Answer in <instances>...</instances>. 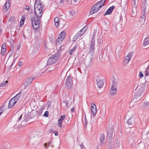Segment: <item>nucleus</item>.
Here are the masks:
<instances>
[{
  "label": "nucleus",
  "mask_w": 149,
  "mask_h": 149,
  "mask_svg": "<svg viewBox=\"0 0 149 149\" xmlns=\"http://www.w3.org/2000/svg\"><path fill=\"white\" fill-rule=\"evenodd\" d=\"M60 54V53H56L51 56L48 59L47 65H51L56 63L59 59Z\"/></svg>",
  "instance_id": "1"
},
{
  "label": "nucleus",
  "mask_w": 149,
  "mask_h": 149,
  "mask_svg": "<svg viewBox=\"0 0 149 149\" xmlns=\"http://www.w3.org/2000/svg\"><path fill=\"white\" fill-rule=\"evenodd\" d=\"M32 25L35 30H37L40 28L41 25V19L37 18L35 16L32 17L31 19Z\"/></svg>",
  "instance_id": "2"
},
{
  "label": "nucleus",
  "mask_w": 149,
  "mask_h": 149,
  "mask_svg": "<svg viewBox=\"0 0 149 149\" xmlns=\"http://www.w3.org/2000/svg\"><path fill=\"white\" fill-rule=\"evenodd\" d=\"M73 81L70 76H68L65 82V86L68 89L71 88L72 87Z\"/></svg>",
  "instance_id": "3"
},
{
  "label": "nucleus",
  "mask_w": 149,
  "mask_h": 149,
  "mask_svg": "<svg viewBox=\"0 0 149 149\" xmlns=\"http://www.w3.org/2000/svg\"><path fill=\"white\" fill-rule=\"evenodd\" d=\"M34 10H43V5L40 0H36L34 5Z\"/></svg>",
  "instance_id": "4"
},
{
  "label": "nucleus",
  "mask_w": 149,
  "mask_h": 149,
  "mask_svg": "<svg viewBox=\"0 0 149 149\" xmlns=\"http://www.w3.org/2000/svg\"><path fill=\"white\" fill-rule=\"evenodd\" d=\"M139 89L137 91H136L134 94V98H137V97L141 96L144 91V88L141 86H139Z\"/></svg>",
  "instance_id": "5"
},
{
  "label": "nucleus",
  "mask_w": 149,
  "mask_h": 149,
  "mask_svg": "<svg viewBox=\"0 0 149 149\" xmlns=\"http://www.w3.org/2000/svg\"><path fill=\"white\" fill-rule=\"evenodd\" d=\"M96 84L98 88H100L104 84L103 80L100 77H97L96 79Z\"/></svg>",
  "instance_id": "6"
},
{
  "label": "nucleus",
  "mask_w": 149,
  "mask_h": 149,
  "mask_svg": "<svg viewBox=\"0 0 149 149\" xmlns=\"http://www.w3.org/2000/svg\"><path fill=\"white\" fill-rule=\"evenodd\" d=\"M116 85V81L112 82L111 88L110 91V94L111 95L115 94L116 92L117 88L115 86Z\"/></svg>",
  "instance_id": "7"
},
{
  "label": "nucleus",
  "mask_w": 149,
  "mask_h": 149,
  "mask_svg": "<svg viewBox=\"0 0 149 149\" xmlns=\"http://www.w3.org/2000/svg\"><path fill=\"white\" fill-rule=\"evenodd\" d=\"M43 10H34L35 15L36 17L41 19L42 15L43 14Z\"/></svg>",
  "instance_id": "8"
},
{
  "label": "nucleus",
  "mask_w": 149,
  "mask_h": 149,
  "mask_svg": "<svg viewBox=\"0 0 149 149\" xmlns=\"http://www.w3.org/2000/svg\"><path fill=\"white\" fill-rule=\"evenodd\" d=\"M91 112L93 116H94L97 112V109L96 106L94 103L91 104Z\"/></svg>",
  "instance_id": "9"
},
{
  "label": "nucleus",
  "mask_w": 149,
  "mask_h": 149,
  "mask_svg": "<svg viewBox=\"0 0 149 149\" xmlns=\"http://www.w3.org/2000/svg\"><path fill=\"white\" fill-rule=\"evenodd\" d=\"M34 77H30L26 79L25 82L24 83V85L26 86H27L30 84L33 80Z\"/></svg>",
  "instance_id": "10"
},
{
  "label": "nucleus",
  "mask_w": 149,
  "mask_h": 149,
  "mask_svg": "<svg viewBox=\"0 0 149 149\" xmlns=\"http://www.w3.org/2000/svg\"><path fill=\"white\" fill-rule=\"evenodd\" d=\"M95 44V42H91L89 48V52L90 53L91 52L92 53H93L94 52Z\"/></svg>",
  "instance_id": "11"
},
{
  "label": "nucleus",
  "mask_w": 149,
  "mask_h": 149,
  "mask_svg": "<svg viewBox=\"0 0 149 149\" xmlns=\"http://www.w3.org/2000/svg\"><path fill=\"white\" fill-rule=\"evenodd\" d=\"M16 101H15L13 98L11 99L9 102L8 104V107L9 108H10L13 107L17 102H16Z\"/></svg>",
  "instance_id": "12"
},
{
  "label": "nucleus",
  "mask_w": 149,
  "mask_h": 149,
  "mask_svg": "<svg viewBox=\"0 0 149 149\" xmlns=\"http://www.w3.org/2000/svg\"><path fill=\"white\" fill-rule=\"evenodd\" d=\"M113 129L112 128L108 129L107 131V138H109V139L111 138L113 136Z\"/></svg>",
  "instance_id": "13"
},
{
  "label": "nucleus",
  "mask_w": 149,
  "mask_h": 149,
  "mask_svg": "<svg viewBox=\"0 0 149 149\" xmlns=\"http://www.w3.org/2000/svg\"><path fill=\"white\" fill-rule=\"evenodd\" d=\"M135 122L134 118L132 117L128 119L127 122V123L130 127H131L132 124H134Z\"/></svg>",
  "instance_id": "14"
},
{
  "label": "nucleus",
  "mask_w": 149,
  "mask_h": 149,
  "mask_svg": "<svg viewBox=\"0 0 149 149\" xmlns=\"http://www.w3.org/2000/svg\"><path fill=\"white\" fill-rule=\"evenodd\" d=\"M115 6H112L110 7L105 12L104 14V15L111 14Z\"/></svg>",
  "instance_id": "15"
},
{
  "label": "nucleus",
  "mask_w": 149,
  "mask_h": 149,
  "mask_svg": "<svg viewBox=\"0 0 149 149\" xmlns=\"http://www.w3.org/2000/svg\"><path fill=\"white\" fill-rule=\"evenodd\" d=\"M10 3L9 0H8L5 3L3 7L4 9L6 10H7L10 6Z\"/></svg>",
  "instance_id": "16"
},
{
  "label": "nucleus",
  "mask_w": 149,
  "mask_h": 149,
  "mask_svg": "<svg viewBox=\"0 0 149 149\" xmlns=\"http://www.w3.org/2000/svg\"><path fill=\"white\" fill-rule=\"evenodd\" d=\"M10 3L9 0H8L5 3L3 7L4 9L6 10H7L10 6Z\"/></svg>",
  "instance_id": "17"
},
{
  "label": "nucleus",
  "mask_w": 149,
  "mask_h": 149,
  "mask_svg": "<svg viewBox=\"0 0 149 149\" xmlns=\"http://www.w3.org/2000/svg\"><path fill=\"white\" fill-rule=\"evenodd\" d=\"M95 6H93L89 12V13L90 15H92L96 13L99 10L98 9H96V8H95Z\"/></svg>",
  "instance_id": "18"
},
{
  "label": "nucleus",
  "mask_w": 149,
  "mask_h": 149,
  "mask_svg": "<svg viewBox=\"0 0 149 149\" xmlns=\"http://www.w3.org/2000/svg\"><path fill=\"white\" fill-rule=\"evenodd\" d=\"M59 37L61 38V40H63L65 38V32L64 31H63L61 32L59 35Z\"/></svg>",
  "instance_id": "19"
},
{
  "label": "nucleus",
  "mask_w": 149,
  "mask_h": 149,
  "mask_svg": "<svg viewBox=\"0 0 149 149\" xmlns=\"http://www.w3.org/2000/svg\"><path fill=\"white\" fill-rule=\"evenodd\" d=\"M54 20L56 26L58 27L59 24V19L58 17H56L54 19Z\"/></svg>",
  "instance_id": "20"
},
{
  "label": "nucleus",
  "mask_w": 149,
  "mask_h": 149,
  "mask_svg": "<svg viewBox=\"0 0 149 149\" xmlns=\"http://www.w3.org/2000/svg\"><path fill=\"white\" fill-rule=\"evenodd\" d=\"M21 92H20L18 94H17L15 96L13 97V99L14 100L16 101V100H17L16 102H17L19 100V98L21 96Z\"/></svg>",
  "instance_id": "21"
},
{
  "label": "nucleus",
  "mask_w": 149,
  "mask_h": 149,
  "mask_svg": "<svg viewBox=\"0 0 149 149\" xmlns=\"http://www.w3.org/2000/svg\"><path fill=\"white\" fill-rule=\"evenodd\" d=\"M149 44V36H148L144 40L143 45L146 46Z\"/></svg>",
  "instance_id": "22"
},
{
  "label": "nucleus",
  "mask_w": 149,
  "mask_h": 149,
  "mask_svg": "<svg viewBox=\"0 0 149 149\" xmlns=\"http://www.w3.org/2000/svg\"><path fill=\"white\" fill-rule=\"evenodd\" d=\"M131 58V56L129 55L127 56L124 58V62L125 63H128L130 59Z\"/></svg>",
  "instance_id": "23"
},
{
  "label": "nucleus",
  "mask_w": 149,
  "mask_h": 149,
  "mask_svg": "<svg viewBox=\"0 0 149 149\" xmlns=\"http://www.w3.org/2000/svg\"><path fill=\"white\" fill-rule=\"evenodd\" d=\"M78 47V45H76L73 49H71L69 52V54L71 55L76 50V49Z\"/></svg>",
  "instance_id": "24"
},
{
  "label": "nucleus",
  "mask_w": 149,
  "mask_h": 149,
  "mask_svg": "<svg viewBox=\"0 0 149 149\" xmlns=\"http://www.w3.org/2000/svg\"><path fill=\"white\" fill-rule=\"evenodd\" d=\"M100 142L102 143H104V141L105 140V135L104 134H102L101 135L100 137Z\"/></svg>",
  "instance_id": "25"
},
{
  "label": "nucleus",
  "mask_w": 149,
  "mask_h": 149,
  "mask_svg": "<svg viewBox=\"0 0 149 149\" xmlns=\"http://www.w3.org/2000/svg\"><path fill=\"white\" fill-rule=\"evenodd\" d=\"M25 19V17L24 16H22L20 22V26H23V25Z\"/></svg>",
  "instance_id": "26"
},
{
  "label": "nucleus",
  "mask_w": 149,
  "mask_h": 149,
  "mask_svg": "<svg viewBox=\"0 0 149 149\" xmlns=\"http://www.w3.org/2000/svg\"><path fill=\"white\" fill-rule=\"evenodd\" d=\"M70 17L71 18H72L73 16H75L76 15L75 12L73 10H70Z\"/></svg>",
  "instance_id": "27"
},
{
  "label": "nucleus",
  "mask_w": 149,
  "mask_h": 149,
  "mask_svg": "<svg viewBox=\"0 0 149 149\" xmlns=\"http://www.w3.org/2000/svg\"><path fill=\"white\" fill-rule=\"evenodd\" d=\"M43 111V108L41 107V108L38 111H36V112H37L38 115L40 116L42 113V112Z\"/></svg>",
  "instance_id": "28"
},
{
  "label": "nucleus",
  "mask_w": 149,
  "mask_h": 149,
  "mask_svg": "<svg viewBox=\"0 0 149 149\" xmlns=\"http://www.w3.org/2000/svg\"><path fill=\"white\" fill-rule=\"evenodd\" d=\"M106 1V0H102L97 3V4L98 5V4H99L102 7V6H104V4Z\"/></svg>",
  "instance_id": "29"
},
{
  "label": "nucleus",
  "mask_w": 149,
  "mask_h": 149,
  "mask_svg": "<svg viewBox=\"0 0 149 149\" xmlns=\"http://www.w3.org/2000/svg\"><path fill=\"white\" fill-rule=\"evenodd\" d=\"M82 35L81 34L79 33V32L78 33L75 35L74 36V39H75L76 40V39L78 38L79 37H80Z\"/></svg>",
  "instance_id": "30"
},
{
  "label": "nucleus",
  "mask_w": 149,
  "mask_h": 149,
  "mask_svg": "<svg viewBox=\"0 0 149 149\" xmlns=\"http://www.w3.org/2000/svg\"><path fill=\"white\" fill-rule=\"evenodd\" d=\"M149 6H146L145 5H143L142 10H143V12L142 13L143 14H145L147 8Z\"/></svg>",
  "instance_id": "31"
},
{
  "label": "nucleus",
  "mask_w": 149,
  "mask_h": 149,
  "mask_svg": "<svg viewBox=\"0 0 149 149\" xmlns=\"http://www.w3.org/2000/svg\"><path fill=\"white\" fill-rule=\"evenodd\" d=\"M96 36V34L95 33H93L92 37L91 42H95V39Z\"/></svg>",
  "instance_id": "32"
},
{
  "label": "nucleus",
  "mask_w": 149,
  "mask_h": 149,
  "mask_svg": "<svg viewBox=\"0 0 149 149\" xmlns=\"http://www.w3.org/2000/svg\"><path fill=\"white\" fill-rule=\"evenodd\" d=\"M136 1H138V0H133V2H132V4L133 6V7L134 8H135L136 7Z\"/></svg>",
  "instance_id": "33"
},
{
  "label": "nucleus",
  "mask_w": 149,
  "mask_h": 149,
  "mask_svg": "<svg viewBox=\"0 0 149 149\" xmlns=\"http://www.w3.org/2000/svg\"><path fill=\"white\" fill-rule=\"evenodd\" d=\"M94 6H95V8H96V9H98V10H99L101 7H102L99 4H98V5L97 3H96Z\"/></svg>",
  "instance_id": "34"
},
{
  "label": "nucleus",
  "mask_w": 149,
  "mask_h": 149,
  "mask_svg": "<svg viewBox=\"0 0 149 149\" xmlns=\"http://www.w3.org/2000/svg\"><path fill=\"white\" fill-rule=\"evenodd\" d=\"M10 25L11 26H15V18L13 19V20L10 23Z\"/></svg>",
  "instance_id": "35"
},
{
  "label": "nucleus",
  "mask_w": 149,
  "mask_h": 149,
  "mask_svg": "<svg viewBox=\"0 0 149 149\" xmlns=\"http://www.w3.org/2000/svg\"><path fill=\"white\" fill-rule=\"evenodd\" d=\"M65 117L66 116L65 115H62L61 116L60 119L59 120H61V121H63L65 119Z\"/></svg>",
  "instance_id": "36"
},
{
  "label": "nucleus",
  "mask_w": 149,
  "mask_h": 149,
  "mask_svg": "<svg viewBox=\"0 0 149 149\" xmlns=\"http://www.w3.org/2000/svg\"><path fill=\"white\" fill-rule=\"evenodd\" d=\"M62 121L61 120H59L58 121V126L60 127H62Z\"/></svg>",
  "instance_id": "37"
},
{
  "label": "nucleus",
  "mask_w": 149,
  "mask_h": 149,
  "mask_svg": "<svg viewBox=\"0 0 149 149\" xmlns=\"http://www.w3.org/2000/svg\"><path fill=\"white\" fill-rule=\"evenodd\" d=\"M69 122L68 118H66L65 119L63 122L65 124L68 123Z\"/></svg>",
  "instance_id": "38"
},
{
  "label": "nucleus",
  "mask_w": 149,
  "mask_h": 149,
  "mask_svg": "<svg viewBox=\"0 0 149 149\" xmlns=\"http://www.w3.org/2000/svg\"><path fill=\"white\" fill-rule=\"evenodd\" d=\"M146 5V6H149V4L147 3V0H144L142 5Z\"/></svg>",
  "instance_id": "39"
},
{
  "label": "nucleus",
  "mask_w": 149,
  "mask_h": 149,
  "mask_svg": "<svg viewBox=\"0 0 149 149\" xmlns=\"http://www.w3.org/2000/svg\"><path fill=\"white\" fill-rule=\"evenodd\" d=\"M6 49H1V53L2 55H5V54L6 53Z\"/></svg>",
  "instance_id": "40"
},
{
  "label": "nucleus",
  "mask_w": 149,
  "mask_h": 149,
  "mask_svg": "<svg viewBox=\"0 0 149 149\" xmlns=\"http://www.w3.org/2000/svg\"><path fill=\"white\" fill-rule=\"evenodd\" d=\"M63 40H61V38L60 37H58L57 39V42L58 43H61Z\"/></svg>",
  "instance_id": "41"
},
{
  "label": "nucleus",
  "mask_w": 149,
  "mask_h": 149,
  "mask_svg": "<svg viewBox=\"0 0 149 149\" xmlns=\"http://www.w3.org/2000/svg\"><path fill=\"white\" fill-rule=\"evenodd\" d=\"M1 49H6V44H3L2 45L1 47Z\"/></svg>",
  "instance_id": "42"
},
{
  "label": "nucleus",
  "mask_w": 149,
  "mask_h": 149,
  "mask_svg": "<svg viewBox=\"0 0 149 149\" xmlns=\"http://www.w3.org/2000/svg\"><path fill=\"white\" fill-rule=\"evenodd\" d=\"M48 114H49L48 111H46L45 112V113L44 114V115H43V116H45L46 117H47L48 116Z\"/></svg>",
  "instance_id": "43"
},
{
  "label": "nucleus",
  "mask_w": 149,
  "mask_h": 149,
  "mask_svg": "<svg viewBox=\"0 0 149 149\" xmlns=\"http://www.w3.org/2000/svg\"><path fill=\"white\" fill-rule=\"evenodd\" d=\"M87 27L85 26L82 29H81L80 30H81V31H82L84 32V33H85V32L87 29Z\"/></svg>",
  "instance_id": "44"
},
{
  "label": "nucleus",
  "mask_w": 149,
  "mask_h": 149,
  "mask_svg": "<svg viewBox=\"0 0 149 149\" xmlns=\"http://www.w3.org/2000/svg\"><path fill=\"white\" fill-rule=\"evenodd\" d=\"M14 18V17H11L10 18H9L8 19V22L9 23L11 22L13 20V19Z\"/></svg>",
  "instance_id": "45"
},
{
  "label": "nucleus",
  "mask_w": 149,
  "mask_h": 149,
  "mask_svg": "<svg viewBox=\"0 0 149 149\" xmlns=\"http://www.w3.org/2000/svg\"><path fill=\"white\" fill-rule=\"evenodd\" d=\"M3 111V109L2 107H1L0 108V116L2 113Z\"/></svg>",
  "instance_id": "46"
},
{
  "label": "nucleus",
  "mask_w": 149,
  "mask_h": 149,
  "mask_svg": "<svg viewBox=\"0 0 149 149\" xmlns=\"http://www.w3.org/2000/svg\"><path fill=\"white\" fill-rule=\"evenodd\" d=\"M6 85L5 84L4 82L1 83L0 84V87H3L5 86Z\"/></svg>",
  "instance_id": "47"
},
{
  "label": "nucleus",
  "mask_w": 149,
  "mask_h": 149,
  "mask_svg": "<svg viewBox=\"0 0 149 149\" xmlns=\"http://www.w3.org/2000/svg\"><path fill=\"white\" fill-rule=\"evenodd\" d=\"M22 65V61L20 60L18 63V65L20 67Z\"/></svg>",
  "instance_id": "48"
},
{
  "label": "nucleus",
  "mask_w": 149,
  "mask_h": 149,
  "mask_svg": "<svg viewBox=\"0 0 149 149\" xmlns=\"http://www.w3.org/2000/svg\"><path fill=\"white\" fill-rule=\"evenodd\" d=\"M148 70L147 69L145 71V75L146 76H148L149 75L148 72Z\"/></svg>",
  "instance_id": "49"
},
{
  "label": "nucleus",
  "mask_w": 149,
  "mask_h": 149,
  "mask_svg": "<svg viewBox=\"0 0 149 149\" xmlns=\"http://www.w3.org/2000/svg\"><path fill=\"white\" fill-rule=\"evenodd\" d=\"M65 1V0H60L59 2V4H63Z\"/></svg>",
  "instance_id": "50"
},
{
  "label": "nucleus",
  "mask_w": 149,
  "mask_h": 149,
  "mask_svg": "<svg viewBox=\"0 0 149 149\" xmlns=\"http://www.w3.org/2000/svg\"><path fill=\"white\" fill-rule=\"evenodd\" d=\"M139 76L141 78L143 76V74L141 72H139Z\"/></svg>",
  "instance_id": "51"
},
{
  "label": "nucleus",
  "mask_w": 149,
  "mask_h": 149,
  "mask_svg": "<svg viewBox=\"0 0 149 149\" xmlns=\"http://www.w3.org/2000/svg\"><path fill=\"white\" fill-rule=\"evenodd\" d=\"M53 132H54L55 134V136H58V132L57 131H53Z\"/></svg>",
  "instance_id": "52"
},
{
  "label": "nucleus",
  "mask_w": 149,
  "mask_h": 149,
  "mask_svg": "<svg viewBox=\"0 0 149 149\" xmlns=\"http://www.w3.org/2000/svg\"><path fill=\"white\" fill-rule=\"evenodd\" d=\"M68 3L70 4L72 2V0H66Z\"/></svg>",
  "instance_id": "53"
},
{
  "label": "nucleus",
  "mask_w": 149,
  "mask_h": 149,
  "mask_svg": "<svg viewBox=\"0 0 149 149\" xmlns=\"http://www.w3.org/2000/svg\"><path fill=\"white\" fill-rule=\"evenodd\" d=\"M85 121H84V124H86V125H87V122L86 121V116H85Z\"/></svg>",
  "instance_id": "54"
},
{
  "label": "nucleus",
  "mask_w": 149,
  "mask_h": 149,
  "mask_svg": "<svg viewBox=\"0 0 149 149\" xmlns=\"http://www.w3.org/2000/svg\"><path fill=\"white\" fill-rule=\"evenodd\" d=\"M138 86V85L137 86H136V85H135L134 86V89L135 90H136V89L137 87Z\"/></svg>",
  "instance_id": "55"
},
{
  "label": "nucleus",
  "mask_w": 149,
  "mask_h": 149,
  "mask_svg": "<svg viewBox=\"0 0 149 149\" xmlns=\"http://www.w3.org/2000/svg\"><path fill=\"white\" fill-rule=\"evenodd\" d=\"M16 48H17V50H18L20 48V45H19L17 46L16 47Z\"/></svg>",
  "instance_id": "56"
},
{
  "label": "nucleus",
  "mask_w": 149,
  "mask_h": 149,
  "mask_svg": "<svg viewBox=\"0 0 149 149\" xmlns=\"http://www.w3.org/2000/svg\"><path fill=\"white\" fill-rule=\"evenodd\" d=\"M143 14V15H142L141 16V18L143 19H144L145 20V16L144 15L145 14Z\"/></svg>",
  "instance_id": "57"
},
{
  "label": "nucleus",
  "mask_w": 149,
  "mask_h": 149,
  "mask_svg": "<svg viewBox=\"0 0 149 149\" xmlns=\"http://www.w3.org/2000/svg\"><path fill=\"white\" fill-rule=\"evenodd\" d=\"M74 107H72L71 109V112H74Z\"/></svg>",
  "instance_id": "58"
},
{
  "label": "nucleus",
  "mask_w": 149,
  "mask_h": 149,
  "mask_svg": "<svg viewBox=\"0 0 149 149\" xmlns=\"http://www.w3.org/2000/svg\"><path fill=\"white\" fill-rule=\"evenodd\" d=\"M79 32V33H80L82 35L84 33V32L81 31V30H80Z\"/></svg>",
  "instance_id": "59"
},
{
  "label": "nucleus",
  "mask_w": 149,
  "mask_h": 149,
  "mask_svg": "<svg viewBox=\"0 0 149 149\" xmlns=\"http://www.w3.org/2000/svg\"><path fill=\"white\" fill-rule=\"evenodd\" d=\"M26 9L27 10H29V6H26Z\"/></svg>",
  "instance_id": "60"
},
{
  "label": "nucleus",
  "mask_w": 149,
  "mask_h": 149,
  "mask_svg": "<svg viewBox=\"0 0 149 149\" xmlns=\"http://www.w3.org/2000/svg\"><path fill=\"white\" fill-rule=\"evenodd\" d=\"M68 104H69V103L68 102H65V104H66V108L68 107Z\"/></svg>",
  "instance_id": "61"
},
{
  "label": "nucleus",
  "mask_w": 149,
  "mask_h": 149,
  "mask_svg": "<svg viewBox=\"0 0 149 149\" xmlns=\"http://www.w3.org/2000/svg\"><path fill=\"white\" fill-rule=\"evenodd\" d=\"M53 131H54L52 129H50L49 130V132L50 133H51L52 132H53Z\"/></svg>",
  "instance_id": "62"
},
{
  "label": "nucleus",
  "mask_w": 149,
  "mask_h": 149,
  "mask_svg": "<svg viewBox=\"0 0 149 149\" xmlns=\"http://www.w3.org/2000/svg\"><path fill=\"white\" fill-rule=\"evenodd\" d=\"M81 149H85L84 148V147L83 145L81 146Z\"/></svg>",
  "instance_id": "63"
},
{
  "label": "nucleus",
  "mask_w": 149,
  "mask_h": 149,
  "mask_svg": "<svg viewBox=\"0 0 149 149\" xmlns=\"http://www.w3.org/2000/svg\"><path fill=\"white\" fill-rule=\"evenodd\" d=\"M146 106L149 107V102L147 103L146 104Z\"/></svg>",
  "instance_id": "64"
}]
</instances>
